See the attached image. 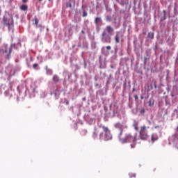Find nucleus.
<instances>
[{
	"instance_id": "4",
	"label": "nucleus",
	"mask_w": 178,
	"mask_h": 178,
	"mask_svg": "<svg viewBox=\"0 0 178 178\" xmlns=\"http://www.w3.org/2000/svg\"><path fill=\"white\" fill-rule=\"evenodd\" d=\"M10 54H12L11 47L8 48L5 47L4 48L0 49V55L6 54V59H10Z\"/></svg>"
},
{
	"instance_id": "37",
	"label": "nucleus",
	"mask_w": 178,
	"mask_h": 178,
	"mask_svg": "<svg viewBox=\"0 0 178 178\" xmlns=\"http://www.w3.org/2000/svg\"><path fill=\"white\" fill-rule=\"evenodd\" d=\"M95 136H97V134L95 133Z\"/></svg>"
},
{
	"instance_id": "17",
	"label": "nucleus",
	"mask_w": 178,
	"mask_h": 178,
	"mask_svg": "<svg viewBox=\"0 0 178 178\" xmlns=\"http://www.w3.org/2000/svg\"><path fill=\"white\" fill-rule=\"evenodd\" d=\"M46 70H47V74H52V70L48 69V67H46Z\"/></svg>"
},
{
	"instance_id": "10",
	"label": "nucleus",
	"mask_w": 178,
	"mask_h": 178,
	"mask_svg": "<svg viewBox=\"0 0 178 178\" xmlns=\"http://www.w3.org/2000/svg\"><path fill=\"white\" fill-rule=\"evenodd\" d=\"M29 9V6L26 4H23L22 6H20V10H23L24 12L27 11Z\"/></svg>"
},
{
	"instance_id": "30",
	"label": "nucleus",
	"mask_w": 178,
	"mask_h": 178,
	"mask_svg": "<svg viewBox=\"0 0 178 178\" xmlns=\"http://www.w3.org/2000/svg\"><path fill=\"white\" fill-rule=\"evenodd\" d=\"M28 1H29V0H22V2H23L24 3H26V2H28Z\"/></svg>"
},
{
	"instance_id": "33",
	"label": "nucleus",
	"mask_w": 178,
	"mask_h": 178,
	"mask_svg": "<svg viewBox=\"0 0 178 178\" xmlns=\"http://www.w3.org/2000/svg\"><path fill=\"white\" fill-rule=\"evenodd\" d=\"M66 105H69V102H66Z\"/></svg>"
},
{
	"instance_id": "16",
	"label": "nucleus",
	"mask_w": 178,
	"mask_h": 178,
	"mask_svg": "<svg viewBox=\"0 0 178 178\" xmlns=\"http://www.w3.org/2000/svg\"><path fill=\"white\" fill-rule=\"evenodd\" d=\"M87 135V130L83 129L81 131V136H84Z\"/></svg>"
},
{
	"instance_id": "7",
	"label": "nucleus",
	"mask_w": 178,
	"mask_h": 178,
	"mask_svg": "<svg viewBox=\"0 0 178 178\" xmlns=\"http://www.w3.org/2000/svg\"><path fill=\"white\" fill-rule=\"evenodd\" d=\"M114 127L115 129H118L120 130V134L118 136H122L123 135V124H122L120 122H117L114 124Z\"/></svg>"
},
{
	"instance_id": "20",
	"label": "nucleus",
	"mask_w": 178,
	"mask_h": 178,
	"mask_svg": "<svg viewBox=\"0 0 178 178\" xmlns=\"http://www.w3.org/2000/svg\"><path fill=\"white\" fill-rule=\"evenodd\" d=\"M148 104H149V106H153L154 102H153L152 101L149 100V101L148 102Z\"/></svg>"
},
{
	"instance_id": "15",
	"label": "nucleus",
	"mask_w": 178,
	"mask_h": 178,
	"mask_svg": "<svg viewBox=\"0 0 178 178\" xmlns=\"http://www.w3.org/2000/svg\"><path fill=\"white\" fill-rule=\"evenodd\" d=\"M101 22H102V19H101V17H96L95 22V24H97L98 23H101Z\"/></svg>"
},
{
	"instance_id": "18",
	"label": "nucleus",
	"mask_w": 178,
	"mask_h": 178,
	"mask_svg": "<svg viewBox=\"0 0 178 178\" xmlns=\"http://www.w3.org/2000/svg\"><path fill=\"white\" fill-rule=\"evenodd\" d=\"M111 20H112V17H111V16L107 15V16L106 17V22H111Z\"/></svg>"
},
{
	"instance_id": "32",
	"label": "nucleus",
	"mask_w": 178,
	"mask_h": 178,
	"mask_svg": "<svg viewBox=\"0 0 178 178\" xmlns=\"http://www.w3.org/2000/svg\"><path fill=\"white\" fill-rule=\"evenodd\" d=\"M154 88H156V83H154Z\"/></svg>"
},
{
	"instance_id": "3",
	"label": "nucleus",
	"mask_w": 178,
	"mask_h": 178,
	"mask_svg": "<svg viewBox=\"0 0 178 178\" xmlns=\"http://www.w3.org/2000/svg\"><path fill=\"white\" fill-rule=\"evenodd\" d=\"M147 129H149V127H146L145 126L140 127L139 132L140 140H146L148 138V133H147Z\"/></svg>"
},
{
	"instance_id": "38",
	"label": "nucleus",
	"mask_w": 178,
	"mask_h": 178,
	"mask_svg": "<svg viewBox=\"0 0 178 178\" xmlns=\"http://www.w3.org/2000/svg\"><path fill=\"white\" fill-rule=\"evenodd\" d=\"M125 127H126V129H127V126H126Z\"/></svg>"
},
{
	"instance_id": "25",
	"label": "nucleus",
	"mask_w": 178,
	"mask_h": 178,
	"mask_svg": "<svg viewBox=\"0 0 178 178\" xmlns=\"http://www.w3.org/2000/svg\"><path fill=\"white\" fill-rule=\"evenodd\" d=\"M163 13L164 19H166V11L163 10Z\"/></svg>"
},
{
	"instance_id": "24",
	"label": "nucleus",
	"mask_w": 178,
	"mask_h": 178,
	"mask_svg": "<svg viewBox=\"0 0 178 178\" xmlns=\"http://www.w3.org/2000/svg\"><path fill=\"white\" fill-rule=\"evenodd\" d=\"M107 51H111L112 49V47L111 46H106Z\"/></svg>"
},
{
	"instance_id": "8",
	"label": "nucleus",
	"mask_w": 178,
	"mask_h": 178,
	"mask_svg": "<svg viewBox=\"0 0 178 178\" xmlns=\"http://www.w3.org/2000/svg\"><path fill=\"white\" fill-rule=\"evenodd\" d=\"M159 140V137H158V134H152L151 136V142L152 144L155 143V141H158Z\"/></svg>"
},
{
	"instance_id": "2",
	"label": "nucleus",
	"mask_w": 178,
	"mask_h": 178,
	"mask_svg": "<svg viewBox=\"0 0 178 178\" xmlns=\"http://www.w3.org/2000/svg\"><path fill=\"white\" fill-rule=\"evenodd\" d=\"M100 127H102L103 132L100 133L99 138H103L104 141H109V140L112 138V134H111V130H109L108 127H105L104 125H102Z\"/></svg>"
},
{
	"instance_id": "27",
	"label": "nucleus",
	"mask_w": 178,
	"mask_h": 178,
	"mask_svg": "<svg viewBox=\"0 0 178 178\" xmlns=\"http://www.w3.org/2000/svg\"><path fill=\"white\" fill-rule=\"evenodd\" d=\"M38 66V65L37 63H35V64H33V67L34 69H35Z\"/></svg>"
},
{
	"instance_id": "19",
	"label": "nucleus",
	"mask_w": 178,
	"mask_h": 178,
	"mask_svg": "<svg viewBox=\"0 0 178 178\" xmlns=\"http://www.w3.org/2000/svg\"><path fill=\"white\" fill-rule=\"evenodd\" d=\"M129 175L130 178L136 177V173H129Z\"/></svg>"
},
{
	"instance_id": "29",
	"label": "nucleus",
	"mask_w": 178,
	"mask_h": 178,
	"mask_svg": "<svg viewBox=\"0 0 178 178\" xmlns=\"http://www.w3.org/2000/svg\"><path fill=\"white\" fill-rule=\"evenodd\" d=\"M146 63H147V58H145L144 64L146 65Z\"/></svg>"
},
{
	"instance_id": "36",
	"label": "nucleus",
	"mask_w": 178,
	"mask_h": 178,
	"mask_svg": "<svg viewBox=\"0 0 178 178\" xmlns=\"http://www.w3.org/2000/svg\"><path fill=\"white\" fill-rule=\"evenodd\" d=\"M135 90H136L135 88H133V91H135Z\"/></svg>"
},
{
	"instance_id": "34",
	"label": "nucleus",
	"mask_w": 178,
	"mask_h": 178,
	"mask_svg": "<svg viewBox=\"0 0 178 178\" xmlns=\"http://www.w3.org/2000/svg\"><path fill=\"white\" fill-rule=\"evenodd\" d=\"M82 34H84V31H81Z\"/></svg>"
},
{
	"instance_id": "9",
	"label": "nucleus",
	"mask_w": 178,
	"mask_h": 178,
	"mask_svg": "<svg viewBox=\"0 0 178 178\" xmlns=\"http://www.w3.org/2000/svg\"><path fill=\"white\" fill-rule=\"evenodd\" d=\"M120 37H121L120 32L117 31L115 36L114 37L116 44H119V42H120Z\"/></svg>"
},
{
	"instance_id": "31",
	"label": "nucleus",
	"mask_w": 178,
	"mask_h": 178,
	"mask_svg": "<svg viewBox=\"0 0 178 178\" xmlns=\"http://www.w3.org/2000/svg\"><path fill=\"white\" fill-rule=\"evenodd\" d=\"M140 99H144V96H141Z\"/></svg>"
},
{
	"instance_id": "5",
	"label": "nucleus",
	"mask_w": 178,
	"mask_h": 178,
	"mask_svg": "<svg viewBox=\"0 0 178 178\" xmlns=\"http://www.w3.org/2000/svg\"><path fill=\"white\" fill-rule=\"evenodd\" d=\"M101 41L103 44H111V42H112V36L106 35L105 33H102Z\"/></svg>"
},
{
	"instance_id": "23",
	"label": "nucleus",
	"mask_w": 178,
	"mask_h": 178,
	"mask_svg": "<svg viewBox=\"0 0 178 178\" xmlns=\"http://www.w3.org/2000/svg\"><path fill=\"white\" fill-rule=\"evenodd\" d=\"M153 86H152V84L150 85V88H149V86H148V89H147V91H151V90H152Z\"/></svg>"
},
{
	"instance_id": "14",
	"label": "nucleus",
	"mask_w": 178,
	"mask_h": 178,
	"mask_svg": "<svg viewBox=\"0 0 178 178\" xmlns=\"http://www.w3.org/2000/svg\"><path fill=\"white\" fill-rule=\"evenodd\" d=\"M154 32H149L147 35L148 38H150V40H154Z\"/></svg>"
},
{
	"instance_id": "22",
	"label": "nucleus",
	"mask_w": 178,
	"mask_h": 178,
	"mask_svg": "<svg viewBox=\"0 0 178 178\" xmlns=\"http://www.w3.org/2000/svg\"><path fill=\"white\" fill-rule=\"evenodd\" d=\"M87 15H88L87 12H86V11L83 12V17H86Z\"/></svg>"
},
{
	"instance_id": "11",
	"label": "nucleus",
	"mask_w": 178,
	"mask_h": 178,
	"mask_svg": "<svg viewBox=\"0 0 178 178\" xmlns=\"http://www.w3.org/2000/svg\"><path fill=\"white\" fill-rule=\"evenodd\" d=\"M33 22H35V23H33V24L36 25V27H40V29H42V25L38 24V19H37V18H35L33 19Z\"/></svg>"
},
{
	"instance_id": "39",
	"label": "nucleus",
	"mask_w": 178,
	"mask_h": 178,
	"mask_svg": "<svg viewBox=\"0 0 178 178\" xmlns=\"http://www.w3.org/2000/svg\"><path fill=\"white\" fill-rule=\"evenodd\" d=\"M0 13H1V10H0Z\"/></svg>"
},
{
	"instance_id": "13",
	"label": "nucleus",
	"mask_w": 178,
	"mask_h": 178,
	"mask_svg": "<svg viewBox=\"0 0 178 178\" xmlns=\"http://www.w3.org/2000/svg\"><path fill=\"white\" fill-rule=\"evenodd\" d=\"M53 81L54 83H58L59 81V76H58L57 75H54L53 76Z\"/></svg>"
},
{
	"instance_id": "6",
	"label": "nucleus",
	"mask_w": 178,
	"mask_h": 178,
	"mask_svg": "<svg viewBox=\"0 0 178 178\" xmlns=\"http://www.w3.org/2000/svg\"><path fill=\"white\" fill-rule=\"evenodd\" d=\"M102 33H104L107 35L112 37L113 33H115V29L111 25H107Z\"/></svg>"
},
{
	"instance_id": "21",
	"label": "nucleus",
	"mask_w": 178,
	"mask_h": 178,
	"mask_svg": "<svg viewBox=\"0 0 178 178\" xmlns=\"http://www.w3.org/2000/svg\"><path fill=\"white\" fill-rule=\"evenodd\" d=\"M66 6H67V8H72V3H70V2L67 3Z\"/></svg>"
},
{
	"instance_id": "28",
	"label": "nucleus",
	"mask_w": 178,
	"mask_h": 178,
	"mask_svg": "<svg viewBox=\"0 0 178 178\" xmlns=\"http://www.w3.org/2000/svg\"><path fill=\"white\" fill-rule=\"evenodd\" d=\"M134 97L135 99H138V96L137 95H134Z\"/></svg>"
},
{
	"instance_id": "12",
	"label": "nucleus",
	"mask_w": 178,
	"mask_h": 178,
	"mask_svg": "<svg viewBox=\"0 0 178 178\" xmlns=\"http://www.w3.org/2000/svg\"><path fill=\"white\" fill-rule=\"evenodd\" d=\"M133 127H134L135 130H138V122L136 120L134 121Z\"/></svg>"
},
{
	"instance_id": "35",
	"label": "nucleus",
	"mask_w": 178,
	"mask_h": 178,
	"mask_svg": "<svg viewBox=\"0 0 178 178\" xmlns=\"http://www.w3.org/2000/svg\"><path fill=\"white\" fill-rule=\"evenodd\" d=\"M41 1H42V0H39V2H41Z\"/></svg>"
},
{
	"instance_id": "26",
	"label": "nucleus",
	"mask_w": 178,
	"mask_h": 178,
	"mask_svg": "<svg viewBox=\"0 0 178 178\" xmlns=\"http://www.w3.org/2000/svg\"><path fill=\"white\" fill-rule=\"evenodd\" d=\"M131 148H136V144H131Z\"/></svg>"
},
{
	"instance_id": "1",
	"label": "nucleus",
	"mask_w": 178,
	"mask_h": 178,
	"mask_svg": "<svg viewBox=\"0 0 178 178\" xmlns=\"http://www.w3.org/2000/svg\"><path fill=\"white\" fill-rule=\"evenodd\" d=\"M118 138L120 140V141L122 143V144H126L127 143H136V141H137V140H138V138H137V134H136V135L134 136V137H133V135H131V134L130 133H125L123 135H120L118 136Z\"/></svg>"
}]
</instances>
